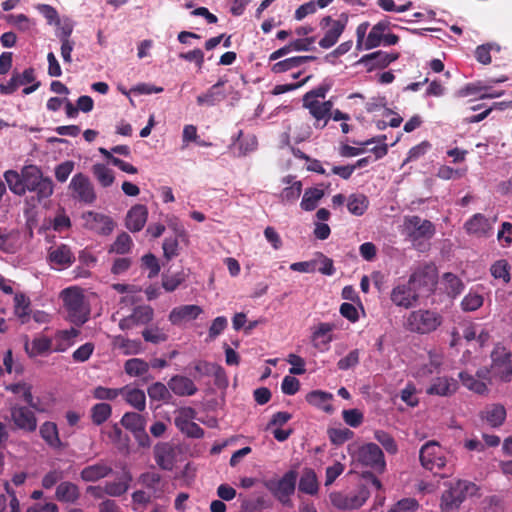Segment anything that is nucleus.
<instances>
[{
    "mask_svg": "<svg viewBox=\"0 0 512 512\" xmlns=\"http://www.w3.org/2000/svg\"><path fill=\"white\" fill-rule=\"evenodd\" d=\"M4 179L15 195L23 196L27 191L33 192L39 202L48 199L54 192L52 179L44 176L41 168L34 164L25 165L20 172L7 170Z\"/></svg>",
    "mask_w": 512,
    "mask_h": 512,
    "instance_id": "f257e3e1",
    "label": "nucleus"
},
{
    "mask_svg": "<svg viewBox=\"0 0 512 512\" xmlns=\"http://www.w3.org/2000/svg\"><path fill=\"white\" fill-rule=\"evenodd\" d=\"M480 487L469 480L458 479L447 484L440 498V512H457L469 497L480 496Z\"/></svg>",
    "mask_w": 512,
    "mask_h": 512,
    "instance_id": "f03ea898",
    "label": "nucleus"
},
{
    "mask_svg": "<svg viewBox=\"0 0 512 512\" xmlns=\"http://www.w3.org/2000/svg\"><path fill=\"white\" fill-rule=\"evenodd\" d=\"M61 297L68 320L76 326L83 325L89 318V308L82 292L78 288L70 287L61 292Z\"/></svg>",
    "mask_w": 512,
    "mask_h": 512,
    "instance_id": "7ed1b4c3",
    "label": "nucleus"
},
{
    "mask_svg": "<svg viewBox=\"0 0 512 512\" xmlns=\"http://www.w3.org/2000/svg\"><path fill=\"white\" fill-rule=\"evenodd\" d=\"M442 324V316L433 310L418 309L410 312L405 319L406 330L417 334H429Z\"/></svg>",
    "mask_w": 512,
    "mask_h": 512,
    "instance_id": "20e7f679",
    "label": "nucleus"
},
{
    "mask_svg": "<svg viewBox=\"0 0 512 512\" xmlns=\"http://www.w3.org/2000/svg\"><path fill=\"white\" fill-rule=\"evenodd\" d=\"M391 26L390 21L384 18L377 22L369 31L366 36L367 30L370 27L369 22H362L356 28V47L358 50L362 48L370 50L382 45L383 39Z\"/></svg>",
    "mask_w": 512,
    "mask_h": 512,
    "instance_id": "39448f33",
    "label": "nucleus"
},
{
    "mask_svg": "<svg viewBox=\"0 0 512 512\" xmlns=\"http://www.w3.org/2000/svg\"><path fill=\"white\" fill-rule=\"evenodd\" d=\"M298 473L296 470L287 471L280 479L270 478L263 482L271 495L285 506H292L291 496L295 492Z\"/></svg>",
    "mask_w": 512,
    "mask_h": 512,
    "instance_id": "423d86ee",
    "label": "nucleus"
},
{
    "mask_svg": "<svg viewBox=\"0 0 512 512\" xmlns=\"http://www.w3.org/2000/svg\"><path fill=\"white\" fill-rule=\"evenodd\" d=\"M492 377L496 381L509 383L512 381V354L501 343H497L491 354Z\"/></svg>",
    "mask_w": 512,
    "mask_h": 512,
    "instance_id": "0eeeda50",
    "label": "nucleus"
},
{
    "mask_svg": "<svg viewBox=\"0 0 512 512\" xmlns=\"http://www.w3.org/2000/svg\"><path fill=\"white\" fill-rule=\"evenodd\" d=\"M348 14L341 13L338 19H332L331 16H325L320 21V27L325 29L324 36L319 41V46L323 49L333 47L344 32L348 23Z\"/></svg>",
    "mask_w": 512,
    "mask_h": 512,
    "instance_id": "6e6552de",
    "label": "nucleus"
},
{
    "mask_svg": "<svg viewBox=\"0 0 512 512\" xmlns=\"http://www.w3.org/2000/svg\"><path fill=\"white\" fill-rule=\"evenodd\" d=\"M421 465L434 473L446 466V457L442 447L436 441L425 443L419 453Z\"/></svg>",
    "mask_w": 512,
    "mask_h": 512,
    "instance_id": "1a4fd4ad",
    "label": "nucleus"
},
{
    "mask_svg": "<svg viewBox=\"0 0 512 512\" xmlns=\"http://www.w3.org/2000/svg\"><path fill=\"white\" fill-rule=\"evenodd\" d=\"M73 199L85 204H92L96 200V193L90 179L83 173L75 174L69 184Z\"/></svg>",
    "mask_w": 512,
    "mask_h": 512,
    "instance_id": "9d476101",
    "label": "nucleus"
},
{
    "mask_svg": "<svg viewBox=\"0 0 512 512\" xmlns=\"http://www.w3.org/2000/svg\"><path fill=\"white\" fill-rule=\"evenodd\" d=\"M359 461L378 473L384 472L386 462L382 449L375 443H367L359 448Z\"/></svg>",
    "mask_w": 512,
    "mask_h": 512,
    "instance_id": "9b49d317",
    "label": "nucleus"
},
{
    "mask_svg": "<svg viewBox=\"0 0 512 512\" xmlns=\"http://www.w3.org/2000/svg\"><path fill=\"white\" fill-rule=\"evenodd\" d=\"M419 297V292L409 281L396 285L390 293L392 303L404 309L412 308L418 302Z\"/></svg>",
    "mask_w": 512,
    "mask_h": 512,
    "instance_id": "f8f14e48",
    "label": "nucleus"
},
{
    "mask_svg": "<svg viewBox=\"0 0 512 512\" xmlns=\"http://www.w3.org/2000/svg\"><path fill=\"white\" fill-rule=\"evenodd\" d=\"M11 420L15 427L27 433L35 432L37 429V417L35 413L26 406L15 405L10 408Z\"/></svg>",
    "mask_w": 512,
    "mask_h": 512,
    "instance_id": "ddd939ff",
    "label": "nucleus"
},
{
    "mask_svg": "<svg viewBox=\"0 0 512 512\" xmlns=\"http://www.w3.org/2000/svg\"><path fill=\"white\" fill-rule=\"evenodd\" d=\"M85 226L100 235H109L115 227L113 219L107 215L88 211L83 214Z\"/></svg>",
    "mask_w": 512,
    "mask_h": 512,
    "instance_id": "4468645a",
    "label": "nucleus"
},
{
    "mask_svg": "<svg viewBox=\"0 0 512 512\" xmlns=\"http://www.w3.org/2000/svg\"><path fill=\"white\" fill-rule=\"evenodd\" d=\"M367 497L368 493L365 490H362L357 494H344L341 492H334L330 494L332 505L340 510L360 508L365 503Z\"/></svg>",
    "mask_w": 512,
    "mask_h": 512,
    "instance_id": "2eb2a0df",
    "label": "nucleus"
},
{
    "mask_svg": "<svg viewBox=\"0 0 512 512\" xmlns=\"http://www.w3.org/2000/svg\"><path fill=\"white\" fill-rule=\"evenodd\" d=\"M303 107L308 109L309 113L313 118H315L314 126L316 128L323 129L328 120L331 118V110L333 108V102L331 100H327L324 102H320L318 100L312 101H303Z\"/></svg>",
    "mask_w": 512,
    "mask_h": 512,
    "instance_id": "dca6fc26",
    "label": "nucleus"
},
{
    "mask_svg": "<svg viewBox=\"0 0 512 512\" xmlns=\"http://www.w3.org/2000/svg\"><path fill=\"white\" fill-rule=\"evenodd\" d=\"M406 225L409 229V237L413 240L430 239L435 234L434 224L426 219H421L419 216H411L406 219Z\"/></svg>",
    "mask_w": 512,
    "mask_h": 512,
    "instance_id": "f3484780",
    "label": "nucleus"
},
{
    "mask_svg": "<svg viewBox=\"0 0 512 512\" xmlns=\"http://www.w3.org/2000/svg\"><path fill=\"white\" fill-rule=\"evenodd\" d=\"M408 281L419 293L421 288H427L430 291L437 282L436 269L431 265L419 267L410 275Z\"/></svg>",
    "mask_w": 512,
    "mask_h": 512,
    "instance_id": "a211bd4d",
    "label": "nucleus"
},
{
    "mask_svg": "<svg viewBox=\"0 0 512 512\" xmlns=\"http://www.w3.org/2000/svg\"><path fill=\"white\" fill-rule=\"evenodd\" d=\"M398 52H386L382 50L363 55L359 63L363 64L369 71L377 68H385L399 58Z\"/></svg>",
    "mask_w": 512,
    "mask_h": 512,
    "instance_id": "6ab92c4d",
    "label": "nucleus"
},
{
    "mask_svg": "<svg viewBox=\"0 0 512 512\" xmlns=\"http://www.w3.org/2000/svg\"><path fill=\"white\" fill-rule=\"evenodd\" d=\"M202 312L203 309L198 305H181L170 311L168 319L173 325L179 326L183 322L197 319Z\"/></svg>",
    "mask_w": 512,
    "mask_h": 512,
    "instance_id": "aec40b11",
    "label": "nucleus"
},
{
    "mask_svg": "<svg viewBox=\"0 0 512 512\" xmlns=\"http://www.w3.org/2000/svg\"><path fill=\"white\" fill-rule=\"evenodd\" d=\"M227 80L220 78L214 85H212L205 93L198 95L196 102L199 106H215L226 98L223 86Z\"/></svg>",
    "mask_w": 512,
    "mask_h": 512,
    "instance_id": "412c9836",
    "label": "nucleus"
},
{
    "mask_svg": "<svg viewBox=\"0 0 512 512\" xmlns=\"http://www.w3.org/2000/svg\"><path fill=\"white\" fill-rule=\"evenodd\" d=\"M148 209L145 205L136 204L127 212L125 225L127 229L133 233L143 229L147 222Z\"/></svg>",
    "mask_w": 512,
    "mask_h": 512,
    "instance_id": "4be33fe9",
    "label": "nucleus"
},
{
    "mask_svg": "<svg viewBox=\"0 0 512 512\" xmlns=\"http://www.w3.org/2000/svg\"><path fill=\"white\" fill-rule=\"evenodd\" d=\"M154 458L161 469L171 471L176 462L174 446L170 443L157 444L154 448Z\"/></svg>",
    "mask_w": 512,
    "mask_h": 512,
    "instance_id": "5701e85b",
    "label": "nucleus"
},
{
    "mask_svg": "<svg viewBox=\"0 0 512 512\" xmlns=\"http://www.w3.org/2000/svg\"><path fill=\"white\" fill-rule=\"evenodd\" d=\"M34 81L35 71L31 67L25 69L22 74L13 72L12 77L6 84H0V92L3 95H11L18 89L19 86L32 83Z\"/></svg>",
    "mask_w": 512,
    "mask_h": 512,
    "instance_id": "b1692460",
    "label": "nucleus"
},
{
    "mask_svg": "<svg viewBox=\"0 0 512 512\" xmlns=\"http://www.w3.org/2000/svg\"><path fill=\"white\" fill-rule=\"evenodd\" d=\"M167 385L171 392L180 397L193 396L198 391L193 380L182 375L172 376Z\"/></svg>",
    "mask_w": 512,
    "mask_h": 512,
    "instance_id": "393cba45",
    "label": "nucleus"
},
{
    "mask_svg": "<svg viewBox=\"0 0 512 512\" xmlns=\"http://www.w3.org/2000/svg\"><path fill=\"white\" fill-rule=\"evenodd\" d=\"M457 389V380L444 376L433 379L432 383L427 388L426 393L428 395L447 397L453 395Z\"/></svg>",
    "mask_w": 512,
    "mask_h": 512,
    "instance_id": "a878e982",
    "label": "nucleus"
},
{
    "mask_svg": "<svg viewBox=\"0 0 512 512\" xmlns=\"http://www.w3.org/2000/svg\"><path fill=\"white\" fill-rule=\"evenodd\" d=\"M467 233L477 237H488L492 234V224L483 214H474L464 225Z\"/></svg>",
    "mask_w": 512,
    "mask_h": 512,
    "instance_id": "bb28decb",
    "label": "nucleus"
},
{
    "mask_svg": "<svg viewBox=\"0 0 512 512\" xmlns=\"http://www.w3.org/2000/svg\"><path fill=\"white\" fill-rule=\"evenodd\" d=\"M48 260L53 266L63 269L70 267L75 261V257L69 246L61 244L55 248H50Z\"/></svg>",
    "mask_w": 512,
    "mask_h": 512,
    "instance_id": "cd10ccee",
    "label": "nucleus"
},
{
    "mask_svg": "<svg viewBox=\"0 0 512 512\" xmlns=\"http://www.w3.org/2000/svg\"><path fill=\"white\" fill-rule=\"evenodd\" d=\"M112 471V467L105 461L101 460L97 463L84 467L80 472V478L84 482H96L109 476Z\"/></svg>",
    "mask_w": 512,
    "mask_h": 512,
    "instance_id": "c85d7f7f",
    "label": "nucleus"
},
{
    "mask_svg": "<svg viewBox=\"0 0 512 512\" xmlns=\"http://www.w3.org/2000/svg\"><path fill=\"white\" fill-rule=\"evenodd\" d=\"M6 390L14 393L21 394L27 405L38 412H44L45 408L40 405L39 399L35 400L32 395V385L26 382H18L10 384L6 387Z\"/></svg>",
    "mask_w": 512,
    "mask_h": 512,
    "instance_id": "c756f323",
    "label": "nucleus"
},
{
    "mask_svg": "<svg viewBox=\"0 0 512 512\" xmlns=\"http://www.w3.org/2000/svg\"><path fill=\"white\" fill-rule=\"evenodd\" d=\"M334 325L327 322L319 323L312 332V342L315 348L323 350L332 341L331 332Z\"/></svg>",
    "mask_w": 512,
    "mask_h": 512,
    "instance_id": "7c9ffc66",
    "label": "nucleus"
},
{
    "mask_svg": "<svg viewBox=\"0 0 512 512\" xmlns=\"http://www.w3.org/2000/svg\"><path fill=\"white\" fill-rule=\"evenodd\" d=\"M332 399L333 395L331 393L322 390H313L306 395V401L310 405L327 413H332L334 411L331 404Z\"/></svg>",
    "mask_w": 512,
    "mask_h": 512,
    "instance_id": "2f4dec72",
    "label": "nucleus"
},
{
    "mask_svg": "<svg viewBox=\"0 0 512 512\" xmlns=\"http://www.w3.org/2000/svg\"><path fill=\"white\" fill-rule=\"evenodd\" d=\"M481 417L491 427H499L506 419V409L502 404H491L481 412Z\"/></svg>",
    "mask_w": 512,
    "mask_h": 512,
    "instance_id": "473e14b6",
    "label": "nucleus"
},
{
    "mask_svg": "<svg viewBox=\"0 0 512 512\" xmlns=\"http://www.w3.org/2000/svg\"><path fill=\"white\" fill-rule=\"evenodd\" d=\"M316 59L317 57L313 55L290 57L273 64L271 71L276 74L284 73Z\"/></svg>",
    "mask_w": 512,
    "mask_h": 512,
    "instance_id": "72a5a7b5",
    "label": "nucleus"
},
{
    "mask_svg": "<svg viewBox=\"0 0 512 512\" xmlns=\"http://www.w3.org/2000/svg\"><path fill=\"white\" fill-rule=\"evenodd\" d=\"M39 433L41 438L49 447L53 449H60L62 447L63 444L59 437L58 427L56 423L51 421L44 422L40 426Z\"/></svg>",
    "mask_w": 512,
    "mask_h": 512,
    "instance_id": "f704fd0d",
    "label": "nucleus"
},
{
    "mask_svg": "<svg viewBox=\"0 0 512 512\" xmlns=\"http://www.w3.org/2000/svg\"><path fill=\"white\" fill-rule=\"evenodd\" d=\"M55 496L60 502L75 503L80 498V490L75 483L64 481L57 486Z\"/></svg>",
    "mask_w": 512,
    "mask_h": 512,
    "instance_id": "c9c22d12",
    "label": "nucleus"
},
{
    "mask_svg": "<svg viewBox=\"0 0 512 512\" xmlns=\"http://www.w3.org/2000/svg\"><path fill=\"white\" fill-rule=\"evenodd\" d=\"M299 491L308 494L316 495L319 490V483L317 475L312 468H304L298 484Z\"/></svg>",
    "mask_w": 512,
    "mask_h": 512,
    "instance_id": "e433bc0d",
    "label": "nucleus"
},
{
    "mask_svg": "<svg viewBox=\"0 0 512 512\" xmlns=\"http://www.w3.org/2000/svg\"><path fill=\"white\" fill-rule=\"evenodd\" d=\"M25 351L29 357L44 355L52 350V339L46 336L35 337L31 343H25Z\"/></svg>",
    "mask_w": 512,
    "mask_h": 512,
    "instance_id": "4c0bfd02",
    "label": "nucleus"
},
{
    "mask_svg": "<svg viewBox=\"0 0 512 512\" xmlns=\"http://www.w3.org/2000/svg\"><path fill=\"white\" fill-rule=\"evenodd\" d=\"M31 301L28 296L23 293H16L14 296V314L21 322L26 324L31 318Z\"/></svg>",
    "mask_w": 512,
    "mask_h": 512,
    "instance_id": "58836bf2",
    "label": "nucleus"
},
{
    "mask_svg": "<svg viewBox=\"0 0 512 512\" xmlns=\"http://www.w3.org/2000/svg\"><path fill=\"white\" fill-rule=\"evenodd\" d=\"M193 368L198 377L213 375L216 379V382L225 379L224 369L217 364L210 363L204 360H198L194 362Z\"/></svg>",
    "mask_w": 512,
    "mask_h": 512,
    "instance_id": "ea45409f",
    "label": "nucleus"
},
{
    "mask_svg": "<svg viewBox=\"0 0 512 512\" xmlns=\"http://www.w3.org/2000/svg\"><path fill=\"white\" fill-rule=\"evenodd\" d=\"M125 391L121 393L124 396L125 401L138 410L142 412L146 408V395L143 390L138 388H130L129 386H124Z\"/></svg>",
    "mask_w": 512,
    "mask_h": 512,
    "instance_id": "a19ab883",
    "label": "nucleus"
},
{
    "mask_svg": "<svg viewBox=\"0 0 512 512\" xmlns=\"http://www.w3.org/2000/svg\"><path fill=\"white\" fill-rule=\"evenodd\" d=\"M79 331L75 328H71L69 330H61L55 335V347L53 351L55 352H64L66 351L72 344L73 339L79 335Z\"/></svg>",
    "mask_w": 512,
    "mask_h": 512,
    "instance_id": "79ce46f5",
    "label": "nucleus"
},
{
    "mask_svg": "<svg viewBox=\"0 0 512 512\" xmlns=\"http://www.w3.org/2000/svg\"><path fill=\"white\" fill-rule=\"evenodd\" d=\"M120 423L131 433H136L146 427L145 417L136 412H126L122 416Z\"/></svg>",
    "mask_w": 512,
    "mask_h": 512,
    "instance_id": "37998d69",
    "label": "nucleus"
},
{
    "mask_svg": "<svg viewBox=\"0 0 512 512\" xmlns=\"http://www.w3.org/2000/svg\"><path fill=\"white\" fill-rule=\"evenodd\" d=\"M369 206L367 196L360 193L351 194L348 198L347 208L348 211L356 216H362Z\"/></svg>",
    "mask_w": 512,
    "mask_h": 512,
    "instance_id": "c03bdc74",
    "label": "nucleus"
},
{
    "mask_svg": "<svg viewBox=\"0 0 512 512\" xmlns=\"http://www.w3.org/2000/svg\"><path fill=\"white\" fill-rule=\"evenodd\" d=\"M324 190L319 188H308L302 197L300 207L305 211L314 210L318 202L324 197Z\"/></svg>",
    "mask_w": 512,
    "mask_h": 512,
    "instance_id": "a18cd8bd",
    "label": "nucleus"
},
{
    "mask_svg": "<svg viewBox=\"0 0 512 512\" xmlns=\"http://www.w3.org/2000/svg\"><path fill=\"white\" fill-rule=\"evenodd\" d=\"M131 479V476L126 474L123 480L106 482L104 485L105 494L112 497H119L125 494L129 489Z\"/></svg>",
    "mask_w": 512,
    "mask_h": 512,
    "instance_id": "49530a36",
    "label": "nucleus"
},
{
    "mask_svg": "<svg viewBox=\"0 0 512 512\" xmlns=\"http://www.w3.org/2000/svg\"><path fill=\"white\" fill-rule=\"evenodd\" d=\"M124 370L131 377H139L149 371V363L141 358H131L125 362Z\"/></svg>",
    "mask_w": 512,
    "mask_h": 512,
    "instance_id": "de8ad7c7",
    "label": "nucleus"
},
{
    "mask_svg": "<svg viewBox=\"0 0 512 512\" xmlns=\"http://www.w3.org/2000/svg\"><path fill=\"white\" fill-rule=\"evenodd\" d=\"M174 423L175 426L189 438L200 439L204 436V430L193 421L175 419Z\"/></svg>",
    "mask_w": 512,
    "mask_h": 512,
    "instance_id": "09e8293b",
    "label": "nucleus"
},
{
    "mask_svg": "<svg viewBox=\"0 0 512 512\" xmlns=\"http://www.w3.org/2000/svg\"><path fill=\"white\" fill-rule=\"evenodd\" d=\"M92 173L102 187H109L114 182L113 171L104 164H94Z\"/></svg>",
    "mask_w": 512,
    "mask_h": 512,
    "instance_id": "8fccbe9b",
    "label": "nucleus"
},
{
    "mask_svg": "<svg viewBox=\"0 0 512 512\" xmlns=\"http://www.w3.org/2000/svg\"><path fill=\"white\" fill-rule=\"evenodd\" d=\"M136 325H147L154 317V310L149 305L136 306L130 314Z\"/></svg>",
    "mask_w": 512,
    "mask_h": 512,
    "instance_id": "3c124183",
    "label": "nucleus"
},
{
    "mask_svg": "<svg viewBox=\"0 0 512 512\" xmlns=\"http://www.w3.org/2000/svg\"><path fill=\"white\" fill-rule=\"evenodd\" d=\"M141 334L146 342L152 344H160L168 340L166 331L158 326L146 327Z\"/></svg>",
    "mask_w": 512,
    "mask_h": 512,
    "instance_id": "603ef678",
    "label": "nucleus"
},
{
    "mask_svg": "<svg viewBox=\"0 0 512 512\" xmlns=\"http://www.w3.org/2000/svg\"><path fill=\"white\" fill-rule=\"evenodd\" d=\"M112 407L108 403H97L91 408V419L95 425H101L109 419Z\"/></svg>",
    "mask_w": 512,
    "mask_h": 512,
    "instance_id": "864d4df0",
    "label": "nucleus"
},
{
    "mask_svg": "<svg viewBox=\"0 0 512 512\" xmlns=\"http://www.w3.org/2000/svg\"><path fill=\"white\" fill-rule=\"evenodd\" d=\"M459 378L462 384L471 391H474L478 394H484L487 391V385L484 381L475 378L473 375L467 372H460Z\"/></svg>",
    "mask_w": 512,
    "mask_h": 512,
    "instance_id": "5fc2aeb1",
    "label": "nucleus"
},
{
    "mask_svg": "<svg viewBox=\"0 0 512 512\" xmlns=\"http://www.w3.org/2000/svg\"><path fill=\"white\" fill-rule=\"evenodd\" d=\"M444 284L448 295L456 297L464 290L462 280L453 273H445L443 276Z\"/></svg>",
    "mask_w": 512,
    "mask_h": 512,
    "instance_id": "6e6d98bb",
    "label": "nucleus"
},
{
    "mask_svg": "<svg viewBox=\"0 0 512 512\" xmlns=\"http://www.w3.org/2000/svg\"><path fill=\"white\" fill-rule=\"evenodd\" d=\"M170 391L168 385L162 382H155L147 389L148 396L153 401H168L171 398Z\"/></svg>",
    "mask_w": 512,
    "mask_h": 512,
    "instance_id": "4d7b16f0",
    "label": "nucleus"
},
{
    "mask_svg": "<svg viewBox=\"0 0 512 512\" xmlns=\"http://www.w3.org/2000/svg\"><path fill=\"white\" fill-rule=\"evenodd\" d=\"M3 19L10 25L15 26L18 30L26 32L29 31L34 22L29 19L25 14H8L4 15Z\"/></svg>",
    "mask_w": 512,
    "mask_h": 512,
    "instance_id": "13d9d810",
    "label": "nucleus"
},
{
    "mask_svg": "<svg viewBox=\"0 0 512 512\" xmlns=\"http://www.w3.org/2000/svg\"><path fill=\"white\" fill-rule=\"evenodd\" d=\"M132 245V238L127 233L123 232L117 236L109 252H115L117 254L123 255L131 250Z\"/></svg>",
    "mask_w": 512,
    "mask_h": 512,
    "instance_id": "bf43d9fd",
    "label": "nucleus"
},
{
    "mask_svg": "<svg viewBox=\"0 0 512 512\" xmlns=\"http://www.w3.org/2000/svg\"><path fill=\"white\" fill-rule=\"evenodd\" d=\"M302 192V182L295 181L292 185L285 187L280 193V199L283 203H293L295 202L301 195Z\"/></svg>",
    "mask_w": 512,
    "mask_h": 512,
    "instance_id": "052dcab7",
    "label": "nucleus"
},
{
    "mask_svg": "<svg viewBox=\"0 0 512 512\" xmlns=\"http://www.w3.org/2000/svg\"><path fill=\"white\" fill-rule=\"evenodd\" d=\"M374 438L383 446V448L389 454H396L398 451V446L394 438L387 432L383 430H376L374 432Z\"/></svg>",
    "mask_w": 512,
    "mask_h": 512,
    "instance_id": "680f3d73",
    "label": "nucleus"
},
{
    "mask_svg": "<svg viewBox=\"0 0 512 512\" xmlns=\"http://www.w3.org/2000/svg\"><path fill=\"white\" fill-rule=\"evenodd\" d=\"M491 274L495 279H501L504 283L510 281L509 264L506 260L496 261L490 268Z\"/></svg>",
    "mask_w": 512,
    "mask_h": 512,
    "instance_id": "e2e57ef3",
    "label": "nucleus"
},
{
    "mask_svg": "<svg viewBox=\"0 0 512 512\" xmlns=\"http://www.w3.org/2000/svg\"><path fill=\"white\" fill-rule=\"evenodd\" d=\"M330 441L335 445H342L353 438L354 433L348 428H333L328 431Z\"/></svg>",
    "mask_w": 512,
    "mask_h": 512,
    "instance_id": "0e129e2a",
    "label": "nucleus"
},
{
    "mask_svg": "<svg viewBox=\"0 0 512 512\" xmlns=\"http://www.w3.org/2000/svg\"><path fill=\"white\" fill-rule=\"evenodd\" d=\"M125 391V388H107L103 386H97L93 390V397L99 400H114L121 393Z\"/></svg>",
    "mask_w": 512,
    "mask_h": 512,
    "instance_id": "69168bd1",
    "label": "nucleus"
},
{
    "mask_svg": "<svg viewBox=\"0 0 512 512\" xmlns=\"http://www.w3.org/2000/svg\"><path fill=\"white\" fill-rule=\"evenodd\" d=\"M138 481L141 485L156 493L159 490L158 486L161 481V476L156 472H145L140 475Z\"/></svg>",
    "mask_w": 512,
    "mask_h": 512,
    "instance_id": "338daca9",
    "label": "nucleus"
},
{
    "mask_svg": "<svg viewBox=\"0 0 512 512\" xmlns=\"http://www.w3.org/2000/svg\"><path fill=\"white\" fill-rule=\"evenodd\" d=\"M419 508L415 498H404L399 500L389 512H414Z\"/></svg>",
    "mask_w": 512,
    "mask_h": 512,
    "instance_id": "774afa93",
    "label": "nucleus"
}]
</instances>
